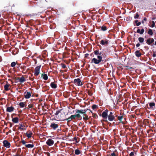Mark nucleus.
<instances>
[{
  "label": "nucleus",
  "mask_w": 156,
  "mask_h": 156,
  "mask_svg": "<svg viewBox=\"0 0 156 156\" xmlns=\"http://www.w3.org/2000/svg\"><path fill=\"white\" fill-rule=\"evenodd\" d=\"M94 53L95 55H97V58L98 59L94 58L92 59L91 62H94L95 64H98L102 60V53L100 52L99 50H95L94 51Z\"/></svg>",
  "instance_id": "f257e3e1"
},
{
  "label": "nucleus",
  "mask_w": 156,
  "mask_h": 156,
  "mask_svg": "<svg viewBox=\"0 0 156 156\" xmlns=\"http://www.w3.org/2000/svg\"><path fill=\"white\" fill-rule=\"evenodd\" d=\"M76 119L80 120L82 119V117L79 114H76L71 115L69 117L65 119V120L67 121V122H69L71 121L74 122V120H75Z\"/></svg>",
  "instance_id": "f03ea898"
},
{
  "label": "nucleus",
  "mask_w": 156,
  "mask_h": 156,
  "mask_svg": "<svg viewBox=\"0 0 156 156\" xmlns=\"http://www.w3.org/2000/svg\"><path fill=\"white\" fill-rule=\"evenodd\" d=\"M108 120L110 121H112L115 120V121H116L115 120V116L114 115V113L111 112H110L109 114L108 115Z\"/></svg>",
  "instance_id": "7ed1b4c3"
},
{
  "label": "nucleus",
  "mask_w": 156,
  "mask_h": 156,
  "mask_svg": "<svg viewBox=\"0 0 156 156\" xmlns=\"http://www.w3.org/2000/svg\"><path fill=\"white\" fill-rule=\"evenodd\" d=\"M73 83L76 85L78 86H82L83 84L80 79L79 78H77L76 79H74Z\"/></svg>",
  "instance_id": "20e7f679"
},
{
  "label": "nucleus",
  "mask_w": 156,
  "mask_h": 156,
  "mask_svg": "<svg viewBox=\"0 0 156 156\" xmlns=\"http://www.w3.org/2000/svg\"><path fill=\"white\" fill-rule=\"evenodd\" d=\"M41 67V65L37 66L35 69V73L34 75L36 76H37L39 74L40 72V69Z\"/></svg>",
  "instance_id": "39448f33"
},
{
  "label": "nucleus",
  "mask_w": 156,
  "mask_h": 156,
  "mask_svg": "<svg viewBox=\"0 0 156 156\" xmlns=\"http://www.w3.org/2000/svg\"><path fill=\"white\" fill-rule=\"evenodd\" d=\"M87 109H81V110H79V109H76L75 111L76 112V113L77 114H85V113H86V112L87 110Z\"/></svg>",
  "instance_id": "423d86ee"
},
{
  "label": "nucleus",
  "mask_w": 156,
  "mask_h": 156,
  "mask_svg": "<svg viewBox=\"0 0 156 156\" xmlns=\"http://www.w3.org/2000/svg\"><path fill=\"white\" fill-rule=\"evenodd\" d=\"M60 113H61V110H59L57 111L55 113V115H56L55 117L56 120H61L62 117L61 115L59 116L58 115Z\"/></svg>",
  "instance_id": "0eeeda50"
},
{
  "label": "nucleus",
  "mask_w": 156,
  "mask_h": 156,
  "mask_svg": "<svg viewBox=\"0 0 156 156\" xmlns=\"http://www.w3.org/2000/svg\"><path fill=\"white\" fill-rule=\"evenodd\" d=\"M3 146L6 148H9L10 147V144L7 140H4L3 142Z\"/></svg>",
  "instance_id": "6e6552de"
},
{
  "label": "nucleus",
  "mask_w": 156,
  "mask_h": 156,
  "mask_svg": "<svg viewBox=\"0 0 156 156\" xmlns=\"http://www.w3.org/2000/svg\"><path fill=\"white\" fill-rule=\"evenodd\" d=\"M148 104L149 105V107H148L149 109L154 110L155 108V103L154 102L148 103Z\"/></svg>",
  "instance_id": "1a4fd4ad"
},
{
  "label": "nucleus",
  "mask_w": 156,
  "mask_h": 156,
  "mask_svg": "<svg viewBox=\"0 0 156 156\" xmlns=\"http://www.w3.org/2000/svg\"><path fill=\"white\" fill-rule=\"evenodd\" d=\"M101 116L104 119H106L105 120V122H108V120H107L108 118V115L106 112H103L101 114Z\"/></svg>",
  "instance_id": "9d476101"
},
{
  "label": "nucleus",
  "mask_w": 156,
  "mask_h": 156,
  "mask_svg": "<svg viewBox=\"0 0 156 156\" xmlns=\"http://www.w3.org/2000/svg\"><path fill=\"white\" fill-rule=\"evenodd\" d=\"M54 143V140L51 139H48L46 142V144L48 146H51Z\"/></svg>",
  "instance_id": "9b49d317"
},
{
  "label": "nucleus",
  "mask_w": 156,
  "mask_h": 156,
  "mask_svg": "<svg viewBox=\"0 0 156 156\" xmlns=\"http://www.w3.org/2000/svg\"><path fill=\"white\" fill-rule=\"evenodd\" d=\"M100 44L102 45L106 46L108 44V40L106 39L105 40H102L101 41Z\"/></svg>",
  "instance_id": "f8f14e48"
},
{
  "label": "nucleus",
  "mask_w": 156,
  "mask_h": 156,
  "mask_svg": "<svg viewBox=\"0 0 156 156\" xmlns=\"http://www.w3.org/2000/svg\"><path fill=\"white\" fill-rule=\"evenodd\" d=\"M50 127L54 130H55L58 127V125L57 124L54 123H51Z\"/></svg>",
  "instance_id": "ddd939ff"
},
{
  "label": "nucleus",
  "mask_w": 156,
  "mask_h": 156,
  "mask_svg": "<svg viewBox=\"0 0 156 156\" xmlns=\"http://www.w3.org/2000/svg\"><path fill=\"white\" fill-rule=\"evenodd\" d=\"M24 97L26 99H28L31 96V94L29 92H26L24 93Z\"/></svg>",
  "instance_id": "4468645a"
},
{
  "label": "nucleus",
  "mask_w": 156,
  "mask_h": 156,
  "mask_svg": "<svg viewBox=\"0 0 156 156\" xmlns=\"http://www.w3.org/2000/svg\"><path fill=\"white\" fill-rule=\"evenodd\" d=\"M11 117L12 118V122L14 123H17L19 121V118L17 117H16L14 118H13V117L12 115L11 116Z\"/></svg>",
  "instance_id": "2eb2a0df"
},
{
  "label": "nucleus",
  "mask_w": 156,
  "mask_h": 156,
  "mask_svg": "<svg viewBox=\"0 0 156 156\" xmlns=\"http://www.w3.org/2000/svg\"><path fill=\"white\" fill-rule=\"evenodd\" d=\"M26 135H27V137L28 138H30L32 137V136L33 135V133L31 131L29 130L26 133Z\"/></svg>",
  "instance_id": "dca6fc26"
},
{
  "label": "nucleus",
  "mask_w": 156,
  "mask_h": 156,
  "mask_svg": "<svg viewBox=\"0 0 156 156\" xmlns=\"http://www.w3.org/2000/svg\"><path fill=\"white\" fill-rule=\"evenodd\" d=\"M115 116L117 117L118 120L120 121V122H122L123 124L124 123L122 121V119L123 118V116L122 115L120 114L119 116L116 115Z\"/></svg>",
  "instance_id": "f3484780"
},
{
  "label": "nucleus",
  "mask_w": 156,
  "mask_h": 156,
  "mask_svg": "<svg viewBox=\"0 0 156 156\" xmlns=\"http://www.w3.org/2000/svg\"><path fill=\"white\" fill-rule=\"evenodd\" d=\"M14 108L12 106H11L10 107H8L7 108L6 111L7 112H11L14 110Z\"/></svg>",
  "instance_id": "a211bd4d"
},
{
  "label": "nucleus",
  "mask_w": 156,
  "mask_h": 156,
  "mask_svg": "<svg viewBox=\"0 0 156 156\" xmlns=\"http://www.w3.org/2000/svg\"><path fill=\"white\" fill-rule=\"evenodd\" d=\"M51 87L53 89H56L57 87V86L54 82H51L50 84Z\"/></svg>",
  "instance_id": "6ab92c4d"
},
{
  "label": "nucleus",
  "mask_w": 156,
  "mask_h": 156,
  "mask_svg": "<svg viewBox=\"0 0 156 156\" xmlns=\"http://www.w3.org/2000/svg\"><path fill=\"white\" fill-rule=\"evenodd\" d=\"M41 77L43 78L44 80H47L48 78L47 75L44 73H42L41 74Z\"/></svg>",
  "instance_id": "aec40b11"
},
{
  "label": "nucleus",
  "mask_w": 156,
  "mask_h": 156,
  "mask_svg": "<svg viewBox=\"0 0 156 156\" xmlns=\"http://www.w3.org/2000/svg\"><path fill=\"white\" fill-rule=\"evenodd\" d=\"M135 54L136 56L137 57H140L142 55L141 53L140 52V51L139 50L136 51L135 52Z\"/></svg>",
  "instance_id": "412c9836"
},
{
  "label": "nucleus",
  "mask_w": 156,
  "mask_h": 156,
  "mask_svg": "<svg viewBox=\"0 0 156 156\" xmlns=\"http://www.w3.org/2000/svg\"><path fill=\"white\" fill-rule=\"evenodd\" d=\"M144 31V29H142L140 30L139 29H137L136 32L140 34H142Z\"/></svg>",
  "instance_id": "4be33fe9"
},
{
  "label": "nucleus",
  "mask_w": 156,
  "mask_h": 156,
  "mask_svg": "<svg viewBox=\"0 0 156 156\" xmlns=\"http://www.w3.org/2000/svg\"><path fill=\"white\" fill-rule=\"evenodd\" d=\"M10 85L8 83H7L5 86H4V89L6 91L8 90L9 89V87Z\"/></svg>",
  "instance_id": "5701e85b"
},
{
  "label": "nucleus",
  "mask_w": 156,
  "mask_h": 156,
  "mask_svg": "<svg viewBox=\"0 0 156 156\" xmlns=\"http://www.w3.org/2000/svg\"><path fill=\"white\" fill-rule=\"evenodd\" d=\"M26 80L23 76H22L20 78L19 82L20 83H23Z\"/></svg>",
  "instance_id": "b1692460"
},
{
  "label": "nucleus",
  "mask_w": 156,
  "mask_h": 156,
  "mask_svg": "<svg viewBox=\"0 0 156 156\" xmlns=\"http://www.w3.org/2000/svg\"><path fill=\"white\" fill-rule=\"evenodd\" d=\"M83 119L85 120H87L89 119V118L88 115L85 113V114L83 115Z\"/></svg>",
  "instance_id": "393cba45"
},
{
  "label": "nucleus",
  "mask_w": 156,
  "mask_h": 156,
  "mask_svg": "<svg viewBox=\"0 0 156 156\" xmlns=\"http://www.w3.org/2000/svg\"><path fill=\"white\" fill-rule=\"evenodd\" d=\"M20 68L21 69H23V71H22V72L24 74H25L27 73V72L26 71V72H24L26 70V66H21L20 67Z\"/></svg>",
  "instance_id": "a878e982"
},
{
  "label": "nucleus",
  "mask_w": 156,
  "mask_h": 156,
  "mask_svg": "<svg viewBox=\"0 0 156 156\" xmlns=\"http://www.w3.org/2000/svg\"><path fill=\"white\" fill-rule=\"evenodd\" d=\"M25 146L28 148H33L34 147V145L33 144H25Z\"/></svg>",
  "instance_id": "bb28decb"
},
{
  "label": "nucleus",
  "mask_w": 156,
  "mask_h": 156,
  "mask_svg": "<svg viewBox=\"0 0 156 156\" xmlns=\"http://www.w3.org/2000/svg\"><path fill=\"white\" fill-rule=\"evenodd\" d=\"M138 40L140 43H143L144 41V39L142 37H139L138 38Z\"/></svg>",
  "instance_id": "cd10ccee"
},
{
  "label": "nucleus",
  "mask_w": 156,
  "mask_h": 156,
  "mask_svg": "<svg viewBox=\"0 0 156 156\" xmlns=\"http://www.w3.org/2000/svg\"><path fill=\"white\" fill-rule=\"evenodd\" d=\"M151 38H148L147 41H146V43L148 45H151Z\"/></svg>",
  "instance_id": "c85d7f7f"
},
{
  "label": "nucleus",
  "mask_w": 156,
  "mask_h": 156,
  "mask_svg": "<svg viewBox=\"0 0 156 156\" xmlns=\"http://www.w3.org/2000/svg\"><path fill=\"white\" fill-rule=\"evenodd\" d=\"M19 105L20 106V107L23 108L24 107L26 106H25V104L24 102H20L19 104Z\"/></svg>",
  "instance_id": "c756f323"
},
{
  "label": "nucleus",
  "mask_w": 156,
  "mask_h": 156,
  "mask_svg": "<svg viewBox=\"0 0 156 156\" xmlns=\"http://www.w3.org/2000/svg\"><path fill=\"white\" fill-rule=\"evenodd\" d=\"M101 30L102 31H105L107 30V27L106 26L103 25L101 27Z\"/></svg>",
  "instance_id": "7c9ffc66"
},
{
  "label": "nucleus",
  "mask_w": 156,
  "mask_h": 156,
  "mask_svg": "<svg viewBox=\"0 0 156 156\" xmlns=\"http://www.w3.org/2000/svg\"><path fill=\"white\" fill-rule=\"evenodd\" d=\"M80 153V151L78 149H76L75 151V154H76L78 155Z\"/></svg>",
  "instance_id": "2f4dec72"
},
{
  "label": "nucleus",
  "mask_w": 156,
  "mask_h": 156,
  "mask_svg": "<svg viewBox=\"0 0 156 156\" xmlns=\"http://www.w3.org/2000/svg\"><path fill=\"white\" fill-rule=\"evenodd\" d=\"M148 34L150 35H152L153 34L152 30L151 29H149L148 32Z\"/></svg>",
  "instance_id": "473e14b6"
},
{
  "label": "nucleus",
  "mask_w": 156,
  "mask_h": 156,
  "mask_svg": "<svg viewBox=\"0 0 156 156\" xmlns=\"http://www.w3.org/2000/svg\"><path fill=\"white\" fill-rule=\"evenodd\" d=\"M92 108L93 109H94L98 108V106L95 105H93L92 107Z\"/></svg>",
  "instance_id": "72a5a7b5"
},
{
  "label": "nucleus",
  "mask_w": 156,
  "mask_h": 156,
  "mask_svg": "<svg viewBox=\"0 0 156 156\" xmlns=\"http://www.w3.org/2000/svg\"><path fill=\"white\" fill-rule=\"evenodd\" d=\"M92 116L93 117L95 118H97L98 117V116L95 113H93V115Z\"/></svg>",
  "instance_id": "f704fd0d"
},
{
  "label": "nucleus",
  "mask_w": 156,
  "mask_h": 156,
  "mask_svg": "<svg viewBox=\"0 0 156 156\" xmlns=\"http://www.w3.org/2000/svg\"><path fill=\"white\" fill-rule=\"evenodd\" d=\"M16 65V63L15 62H12L11 64V66L12 67H14Z\"/></svg>",
  "instance_id": "c9c22d12"
},
{
  "label": "nucleus",
  "mask_w": 156,
  "mask_h": 156,
  "mask_svg": "<svg viewBox=\"0 0 156 156\" xmlns=\"http://www.w3.org/2000/svg\"><path fill=\"white\" fill-rule=\"evenodd\" d=\"M20 127L18 128V129H19L24 130L25 129H23V128H22V127L24 126H23L22 124H20Z\"/></svg>",
  "instance_id": "e433bc0d"
},
{
  "label": "nucleus",
  "mask_w": 156,
  "mask_h": 156,
  "mask_svg": "<svg viewBox=\"0 0 156 156\" xmlns=\"http://www.w3.org/2000/svg\"><path fill=\"white\" fill-rule=\"evenodd\" d=\"M139 15L138 13H136V15L134 16V18L135 19H138L139 17Z\"/></svg>",
  "instance_id": "4c0bfd02"
},
{
  "label": "nucleus",
  "mask_w": 156,
  "mask_h": 156,
  "mask_svg": "<svg viewBox=\"0 0 156 156\" xmlns=\"http://www.w3.org/2000/svg\"><path fill=\"white\" fill-rule=\"evenodd\" d=\"M111 156H118L117 154H115L114 152L111 154Z\"/></svg>",
  "instance_id": "58836bf2"
},
{
  "label": "nucleus",
  "mask_w": 156,
  "mask_h": 156,
  "mask_svg": "<svg viewBox=\"0 0 156 156\" xmlns=\"http://www.w3.org/2000/svg\"><path fill=\"white\" fill-rule=\"evenodd\" d=\"M61 65H62V67L63 69H65V68H66V65L65 64H64L62 63L61 64Z\"/></svg>",
  "instance_id": "ea45409f"
},
{
  "label": "nucleus",
  "mask_w": 156,
  "mask_h": 156,
  "mask_svg": "<svg viewBox=\"0 0 156 156\" xmlns=\"http://www.w3.org/2000/svg\"><path fill=\"white\" fill-rule=\"evenodd\" d=\"M29 79L30 80H31V81H33L34 79V76H33L32 77H30V76L29 77Z\"/></svg>",
  "instance_id": "a19ab883"
},
{
  "label": "nucleus",
  "mask_w": 156,
  "mask_h": 156,
  "mask_svg": "<svg viewBox=\"0 0 156 156\" xmlns=\"http://www.w3.org/2000/svg\"><path fill=\"white\" fill-rule=\"evenodd\" d=\"M132 19V17L128 16L126 18V20H131Z\"/></svg>",
  "instance_id": "79ce46f5"
},
{
  "label": "nucleus",
  "mask_w": 156,
  "mask_h": 156,
  "mask_svg": "<svg viewBox=\"0 0 156 156\" xmlns=\"http://www.w3.org/2000/svg\"><path fill=\"white\" fill-rule=\"evenodd\" d=\"M147 20V19L145 17L144 18L143 20H142V23L143 24L144 23V21H146Z\"/></svg>",
  "instance_id": "37998d69"
},
{
  "label": "nucleus",
  "mask_w": 156,
  "mask_h": 156,
  "mask_svg": "<svg viewBox=\"0 0 156 156\" xmlns=\"http://www.w3.org/2000/svg\"><path fill=\"white\" fill-rule=\"evenodd\" d=\"M28 106L29 108H31L33 107L34 105L33 104H30L28 105Z\"/></svg>",
  "instance_id": "c03bdc74"
},
{
  "label": "nucleus",
  "mask_w": 156,
  "mask_h": 156,
  "mask_svg": "<svg viewBox=\"0 0 156 156\" xmlns=\"http://www.w3.org/2000/svg\"><path fill=\"white\" fill-rule=\"evenodd\" d=\"M15 80H19L20 78L19 77H15L13 78Z\"/></svg>",
  "instance_id": "a18cd8bd"
},
{
  "label": "nucleus",
  "mask_w": 156,
  "mask_h": 156,
  "mask_svg": "<svg viewBox=\"0 0 156 156\" xmlns=\"http://www.w3.org/2000/svg\"><path fill=\"white\" fill-rule=\"evenodd\" d=\"M155 22L154 21H152V24L151 25V27H154L155 26Z\"/></svg>",
  "instance_id": "49530a36"
},
{
  "label": "nucleus",
  "mask_w": 156,
  "mask_h": 156,
  "mask_svg": "<svg viewBox=\"0 0 156 156\" xmlns=\"http://www.w3.org/2000/svg\"><path fill=\"white\" fill-rule=\"evenodd\" d=\"M141 23L140 22H137V23L136 24V26H138L141 24Z\"/></svg>",
  "instance_id": "de8ad7c7"
},
{
  "label": "nucleus",
  "mask_w": 156,
  "mask_h": 156,
  "mask_svg": "<svg viewBox=\"0 0 156 156\" xmlns=\"http://www.w3.org/2000/svg\"><path fill=\"white\" fill-rule=\"evenodd\" d=\"M129 155L130 156H133L134 155V152H131L129 154Z\"/></svg>",
  "instance_id": "09e8293b"
},
{
  "label": "nucleus",
  "mask_w": 156,
  "mask_h": 156,
  "mask_svg": "<svg viewBox=\"0 0 156 156\" xmlns=\"http://www.w3.org/2000/svg\"><path fill=\"white\" fill-rule=\"evenodd\" d=\"M21 142H22V143L23 144H24H24H25V145L26 144H26V142H25V141L24 140H22L21 141Z\"/></svg>",
  "instance_id": "8fccbe9b"
},
{
  "label": "nucleus",
  "mask_w": 156,
  "mask_h": 156,
  "mask_svg": "<svg viewBox=\"0 0 156 156\" xmlns=\"http://www.w3.org/2000/svg\"><path fill=\"white\" fill-rule=\"evenodd\" d=\"M151 44L152 43H153L154 42V39L153 38H151Z\"/></svg>",
  "instance_id": "3c124183"
},
{
  "label": "nucleus",
  "mask_w": 156,
  "mask_h": 156,
  "mask_svg": "<svg viewBox=\"0 0 156 156\" xmlns=\"http://www.w3.org/2000/svg\"><path fill=\"white\" fill-rule=\"evenodd\" d=\"M33 60L34 61L35 64H37V60L35 59H34Z\"/></svg>",
  "instance_id": "603ef678"
},
{
  "label": "nucleus",
  "mask_w": 156,
  "mask_h": 156,
  "mask_svg": "<svg viewBox=\"0 0 156 156\" xmlns=\"http://www.w3.org/2000/svg\"><path fill=\"white\" fill-rule=\"evenodd\" d=\"M13 156H21L20 154L16 153L15 155H13Z\"/></svg>",
  "instance_id": "864d4df0"
},
{
  "label": "nucleus",
  "mask_w": 156,
  "mask_h": 156,
  "mask_svg": "<svg viewBox=\"0 0 156 156\" xmlns=\"http://www.w3.org/2000/svg\"><path fill=\"white\" fill-rule=\"evenodd\" d=\"M136 46L137 47H139L140 45V44L139 43H138L136 44Z\"/></svg>",
  "instance_id": "5fc2aeb1"
},
{
  "label": "nucleus",
  "mask_w": 156,
  "mask_h": 156,
  "mask_svg": "<svg viewBox=\"0 0 156 156\" xmlns=\"http://www.w3.org/2000/svg\"><path fill=\"white\" fill-rule=\"evenodd\" d=\"M125 68L126 69H129V66H125Z\"/></svg>",
  "instance_id": "6e6d98bb"
},
{
  "label": "nucleus",
  "mask_w": 156,
  "mask_h": 156,
  "mask_svg": "<svg viewBox=\"0 0 156 156\" xmlns=\"http://www.w3.org/2000/svg\"><path fill=\"white\" fill-rule=\"evenodd\" d=\"M89 55V54L88 53L86 54L85 55V57H87V56Z\"/></svg>",
  "instance_id": "4d7b16f0"
},
{
  "label": "nucleus",
  "mask_w": 156,
  "mask_h": 156,
  "mask_svg": "<svg viewBox=\"0 0 156 156\" xmlns=\"http://www.w3.org/2000/svg\"><path fill=\"white\" fill-rule=\"evenodd\" d=\"M103 112H105L106 113L108 114V109H106Z\"/></svg>",
  "instance_id": "13d9d810"
},
{
  "label": "nucleus",
  "mask_w": 156,
  "mask_h": 156,
  "mask_svg": "<svg viewBox=\"0 0 156 156\" xmlns=\"http://www.w3.org/2000/svg\"><path fill=\"white\" fill-rule=\"evenodd\" d=\"M88 94L89 95H92V93H91V92L89 91Z\"/></svg>",
  "instance_id": "bf43d9fd"
},
{
  "label": "nucleus",
  "mask_w": 156,
  "mask_h": 156,
  "mask_svg": "<svg viewBox=\"0 0 156 156\" xmlns=\"http://www.w3.org/2000/svg\"><path fill=\"white\" fill-rule=\"evenodd\" d=\"M138 22V20H136L134 21V22L136 23H137Z\"/></svg>",
  "instance_id": "052dcab7"
},
{
  "label": "nucleus",
  "mask_w": 156,
  "mask_h": 156,
  "mask_svg": "<svg viewBox=\"0 0 156 156\" xmlns=\"http://www.w3.org/2000/svg\"><path fill=\"white\" fill-rule=\"evenodd\" d=\"M156 54L155 53H154L152 55V56L154 57H155V56H156Z\"/></svg>",
  "instance_id": "680f3d73"
},
{
  "label": "nucleus",
  "mask_w": 156,
  "mask_h": 156,
  "mask_svg": "<svg viewBox=\"0 0 156 156\" xmlns=\"http://www.w3.org/2000/svg\"><path fill=\"white\" fill-rule=\"evenodd\" d=\"M98 45L99 47L100 48V50H101V46L100 45H99V44Z\"/></svg>",
  "instance_id": "e2e57ef3"
},
{
  "label": "nucleus",
  "mask_w": 156,
  "mask_h": 156,
  "mask_svg": "<svg viewBox=\"0 0 156 156\" xmlns=\"http://www.w3.org/2000/svg\"><path fill=\"white\" fill-rule=\"evenodd\" d=\"M10 123V126L9 127H11L12 126V123Z\"/></svg>",
  "instance_id": "0e129e2a"
},
{
  "label": "nucleus",
  "mask_w": 156,
  "mask_h": 156,
  "mask_svg": "<svg viewBox=\"0 0 156 156\" xmlns=\"http://www.w3.org/2000/svg\"><path fill=\"white\" fill-rule=\"evenodd\" d=\"M9 134V132H7L6 133V135H8Z\"/></svg>",
  "instance_id": "69168bd1"
},
{
  "label": "nucleus",
  "mask_w": 156,
  "mask_h": 156,
  "mask_svg": "<svg viewBox=\"0 0 156 156\" xmlns=\"http://www.w3.org/2000/svg\"><path fill=\"white\" fill-rule=\"evenodd\" d=\"M131 79L130 80H128L129 82H131Z\"/></svg>",
  "instance_id": "338daca9"
},
{
  "label": "nucleus",
  "mask_w": 156,
  "mask_h": 156,
  "mask_svg": "<svg viewBox=\"0 0 156 156\" xmlns=\"http://www.w3.org/2000/svg\"><path fill=\"white\" fill-rule=\"evenodd\" d=\"M11 131L10 130H9V132L11 133Z\"/></svg>",
  "instance_id": "774afa93"
}]
</instances>
